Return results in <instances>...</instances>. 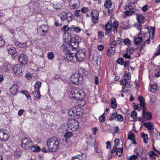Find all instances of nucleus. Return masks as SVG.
I'll use <instances>...</instances> for the list:
<instances>
[{"instance_id": "nucleus-57", "label": "nucleus", "mask_w": 160, "mask_h": 160, "mask_svg": "<svg viewBox=\"0 0 160 160\" xmlns=\"http://www.w3.org/2000/svg\"><path fill=\"white\" fill-rule=\"evenodd\" d=\"M104 46L102 45H99L97 47L98 50L99 51H102L104 49Z\"/></svg>"}, {"instance_id": "nucleus-39", "label": "nucleus", "mask_w": 160, "mask_h": 160, "mask_svg": "<svg viewBox=\"0 0 160 160\" xmlns=\"http://www.w3.org/2000/svg\"><path fill=\"white\" fill-rule=\"evenodd\" d=\"M112 4V2L110 0H107L105 2L104 5L106 8H109L111 7Z\"/></svg>"}, {"instance_id": "nucleus-16", "label": "nucleus", "mask_w": 160, "mask_h": 160, "mask_svg": "<svg viewBox=\"0 0 160 160\" xmlns=\"http://www.w3.org/2000/svg\"><path fill=\"white\" fill-rule=\"evenodd\" d=\"M91 20L94 24L97 23L98 22L99 13L96 10L92 11L91 13Z\"/></svg>"}, {"instance_id": "nucleus-61", "label": "nucleus", "mask_w": 160, "mask_h": 160, "mask_svg": "<svg viewBox=\"0 0 160 160\" xmlns=\"http://www.w3.org/2000/svg\"><path fill=\"white\" fill-rule=\"evenodd\" d=\"M41 151L45 153L49 152H50L49 151L48 149H47L46 147H43L41 149Z\"/></svg>"}, {"instance_id": "nucleus-45", "label": "nucleus", "mask_w": 160, "mask_h": 160, "mask_svg": "<svg viewBox=\"0 0 160 160\" xmlns=\"http://www.w3.org/2000/svg\"><path fill=\"white\" fill-rule=\"evenodd\" d=\"M72 132H66L64 135V137L66 138H69L70 137L72 136Z\"/></svg>"}, {"instance_id": "nucleus-62", "label": "nucleus", "mask_w": 160, "mask_h": 160, "mask_svg": "<svg viewBox=\"0 0 160 160\" xmlns=\"http://www.w3.org/2000/svg\"><path fill=\"white\" fill-rule=\"evenodd\" d=\"M155 31V27L152 28L150 32L152 33V35L153 36L154 35Z\"/></svg>"}, {"instance_id": "nucleus-43", "label": "nucleus", "mask_w": 160, "mask_h": 160, "mask_svg": "<svg viewBox=\"0 0 160 160\" xmlns=\"http://www.w3.org/2000/svg\"><path fill=\"white\" fill-rule=\"evenodd\" d=\"M78 159L80 160H84L86 157V155L84 153H82L81 155H78Z\"/></svg>"}, {"instance_id": "nucleus-44", "label": "nucleus", "mask_w": 160, "mask_h": 160, "mask_svg": "<svg viewBox=\"0 0 160 160\" xmlns=\"http://www.w3.org/2000/svg\"><path fill=\"white\" fill-rule=\"evenodd\" d=\"M124 42V44L128 46H130L131 45V42L130 40L128 38L125 39Z\"/></svg>"}, {"instance_id": "nucleus-28", "label": "nucleus", "mask_w": 160, "mask_h": 160, "mask_svg": "<svg viewBox=\"0 0 160 160\" xmlns=\"http://www.w3.org/2000/svg\"><path fill=\"white\" fill-rule=\"evenodd\" d=\"M8 53L14 57L16 56V54L17 53V51L16 49L13 47H11L10 48L8 51Z\"/></svg>"}, {"instance_id": "nucleus-5", "label": "nucleus", "mask_w": 160, "mask_h": 160, "mask_svg": "<svg viewBox=\"0 0 160 160\" xmlns=\"http://www.w3.org/2000/svg\"><path fill=\"white\" fill-rule=\"evenodd\" d=\"M58 16L61 18V22L65 24H68L72 18V15L71 13H66L63 11L59 12Z\"/></svg>"}, {"instance_id": "nucleus-25", "label": "nucleus", "mask_w": 160, "mask_h": 160, "mask_svg": "<svg viewBox=\"0 0 160 160\" xmlns=\"http://www.w3.org/2000/svg\"><path fill=\"white\" fill-rule=\"evenodd\" d=\"M14 44L16 46L22 48H26L28 47L26 43L21 42L18 41H16L14 42Z\"/></svg>"}, {"instance_id": "nucleus-56", "label": "nucleus", "mask_w": 160, "mask_h": 160, "mask_svg": "<svg viewBox=\"0 0 160 160\" xmlns=\"http://www.w3.org/2000/svg\"><path fill=\"white\" fill-rule=\"evenodd\" d=\"M35 92L37 93V98L38 99H40L41 98V96L40 94V90H36Z\"/></svg>"}, {"instance_id": "nucleus-54", "label": "nucleus", "mask_w": 160, "mask_h": 160, "mask_svg": "<svg viewBox=\"0 0 160 160\" xmlns=\"http://www.w3.org/2000/svg\"><path fill=\"white\" fill-rule=\"evenodd\" d=\"M128 138L131 140L135 139V136L134 134L133 133H131L128 136Z\"/></svg>"}, {"instance_id": "nucleus-2", "label": "nucleus", "mask_w": 160, "mask_h": 160, "mask_svg": "<svg viewBox=\"0 0 160 160\" xmlns=\"http://www.w3.org/2000/svg\"><path fill=\"white\" fill-rule=\"evenodd\" d=\"M46 144L50 152H56L59 148V141L55 137L48 139Z\"/></svg>"}, {"instance_id": "nucleus-22", "label": "nucleus", "mask_w": 160, "mask_h": 160, "mask_svg": "<svg viewBox=\"0 0 160 160\" xmlns=\"http://www.w3.org/2000/svg\"><path fill=\"white\" fill-rule=\"evenodd\" d=\"M18 87L15 84L12 85L9 89V91L12 95L15 94L18 92Z\"/></svg>"}, {"instance_id": "nucleus-8", "label": "nucleus", "mask_w": 160, "mask_h": 160, "mask_svg": "<svg viewBox=\"0 0 160 160\" xmlns=\"http://www.w3.org/2000/svg\"><path fill=\"white\" fill-rule=\"evenodd\" d=\"M67 125L69 128L72 131H75L79 127V122L76 120L72 119H69Z\"/></svg>"}, {"instance_id": "nucleus-1", "label": "nucleus", "mask_w": 160, "mask_h": 160, "mask_svg": "<svg viewBox=\"0 0 160 160\" xmlns=\"http://www.w3.org/2000/svg\"><path fill=\"white\" fill-rule=\"evenodd\" d=\"M85 56V53L82 50H79L76 54L73 53L72 54H67L64 56V58L67 60L73 62L76 61H81L83 60Z\"/></svg>"}, {"instance_id": "nucleus-24", "label": "nucleus", "mask_w": 160, "mask_h": 160, "mask_svg": "<svg viewBox=\"0 0 160 160\" xmlns=\"http://www.w3.org/2000/svg\"><path fill=\"white\" fill-rule=\"evenodd\" d=\"M115 50L114 47L110 46L108 48V51L107 53V55L110 57L113 55L115 53Z\"/></svg>"}, {"instance_id": "nucleus-42", "label": "nucleus", "mask_w": 160, "mask_h": 160, "mask_svg": "<svg viewBox=\"0 0 160 160\" xmlns=\"http://www.w3.org/2000/svg\"><path fill=\"white\" fill-rule=\"evenodd\" d=\"M138 155H133L127 158L128 160H136L138 158Z\"/></svg>"}, {"instance_id": "nucleus-52", "label": "nucleus", "mask_w": 160, "mask_h": 160, "mask_svg": "<svg viewBox=\"0 0 160 160\" xmlns=\"http://www.w3.org/2000/svg\"><path fill=\"white\" fill-rule=\"evenodd\" d=\"M123 56L124 58H125L128 59H130L131 58V57L128 54V53L127 52V53L124 54L123 55Z\"/></svg>"}, {"instance_id": "nucleus-53", "label": "nucleus", "mask_w": 160, "mask_h": 160, "mask_svg": "<svg viewBox=\"0 0 160 160\" xmlns=\"http://www.w3.org/2000/svg\"><path fill=\"white\" fill-rule=\"evenodd\" d=\"M5 44L4 40L0 37V47L3 46Z\"/></svg>"}, {"instance_id": "nucleus-38", "label": "nucleus", "mask_w": 160, "mask_h": 160, "mask_svg": "<svg viewBox=\"0 0 160 160\" xmlns=\"http://www.w3.org/2000/svg\"><path fill=\"white\" fill-rule=\"evenodd\" d=\"M158 89V86L156 84H151L150 91L152 92H156Z\"/></svg>"}, {"instance_id": "nucleus-7", "label": "nucleus", "mask_w": 160, "mask_h": 160, "mask_svg": "<svg viewBox=\"0 0 160 160\" xmlns=\"http://www.w3.org/2000/svg\"><path fill=\"white\" fill-rule=\"evenodd\" d=\"M131 75L129 73L125 74L120 80L121 84L125 85L128 88L131 86L130 80L131 79Z\"/></svg>"}, {"instance_id": "nucleus-37", "label": "nucleus", "mask_w": 160, "mask_h": 160, "mask_svg": "<svg viewBox=\"0 0 160 160\" xmlns=\"http://www.w3.org/2000/svg\"><path fill=\"white\" fill-rule=\"evenodd\" d=\"M76 110V108L75 107H73L71 108L68 112L69 115L71 116H75V110Z\"/></svg>"}, {"instance_id": "nucleus-29", "label": "nucleus", "mask_w": 160, "mask_h": 160, "mask_svg": "<svg viewBox=\"0 0 160 160\" xmlns=\"http://www.w3.org/2000/svg\"><path fill=\"white\" fill-rule=\"evenodd\" d=\"M75 117L77 118H80L82 116V112L80 110V109H77L75 110Z\"/></svg>"}, {"instance_id": "nucleus-9", "label": "nucleus", "mask_w": 160, "mask_h": 160, "mask_svg": "<svg viewBox=\"0 0 160 160\" xmlns=\"http://www.w3.org/2000/svg\"><path fill=\"white\" fill-rule=\"evenodd\" d=\"M71 81L73 83L78 85L82 82V77L78 73L73 74L71 78Z\"/></svg>"}, {"instance_id": "nucleus-59", "label": "nucleus", "mask_w": 160, "mask_h": 160, "mask_svg": "<svg viewBox=\"0 0 160 160\" xmlns=\"http://www.w3.org/2000/svg\"><path fill=\"white\" fill-rule=\"evenodd\" d=\"M88 11V9L87 8L84 7L81 9V12L83 13H86Z\"/></svg>"}, {"instance_id": "nucleus-46", "label": "nucleus", "mask_w": 160, "mask_h": 160, "mask_svg": "<svg viewBox=\"0 0 160 160\" xmlns=\"http://www.w3.org/2000/svg\"><path fill=\"white\" fill-rule=\"evenodd\" d=\"M21 153L22 152L21 151L16 150L14 152V155L15 157L18 158L20 156Z\"/></svg>"}, {"instance_id": "nucleus-49", "label": "nucleus", "mask_w": 160, "mask_h": 160, "mask_svg": "<svg viewBox=\"0 0 160 160\" xmlns=\"http://www.w3.org/2000/svg\"><path fill=\"white\" fill-rule=\"evenodd\" d=\"M131 117L134 119L136 118L137 117V113L135 111H133L131 114Z\"/></svg>"}, {"instance_id": "nucleus-31", "label": "nucleus", "mask_w": 160, "mask_h": 160, "mask_svg": "<svg viewBox=\"0 0 160 160\" xmlns=\"http://www.w3.org/2000/svg\"><path fill=\"white\" fill-rule=\"evenodd\" d=\"M140 36L141 34H139L138 37H134V42L135 44L138 45L142 42L140 38Z\"/></svg>"}, {"instance_id": "nucleus-63", "label": "nucleus", "mask_w": 160, "mask_h": 160, "mask_svg": "<svg viewBox=\"0 0 160 160\" xmlns=\"http://www.w3.org/2000/svg\"><path fill=\"white\" fill-rule=\"evenodd\" d=\"M106 144H107V146L106 147V148L107 149H109L111 148V143L109 141H107L106 142Z\"/></svg>"}, {"instance_id": "nucleus-64", "label": "nucleus", "mask_w": 160, "mask_h": 160, "mask_svg": "<svg viewBox=\"0 0 160 160\" xmlns=\"http://www.w3.org/2000/svg\"><path fill=\"white\" fill-rule=\"evenodd\" d=\"M25 111L24 109H21L19 111L18 115L19 116H21L22 114V113Z\"/></svg>"}, {"instance_id": "nucleus-27", "label": "nucleus", "mask_w": 160, "mask_h": 160, "mask_svg": "<svg viewBox=\"0 0 160 160\" xmlns=\"http://www.w3.org/2000/svg\"><path fill=\"white\" fill-rule=\"evenodd\" d=\"M30 149L33 152H37L40 151L41 148L37 145H33V144L32 145Z\"/></svg>"}, {"instance_id": "nucleus-33", "label": "nucleus", "mask_w": 160, "mask_h": 160, "mask_svg": "<svg viewBox=\"0 0 160 160\" xmlns=\"http://www.w3.org/2000/svg\"><path fill=\"white\" fill-rule=\"evenodd\" d=\"M111 106L112 108H115L117 106V103L116 100L114 98H112L111 100Z\"/></svg>"}, {"instance_id": "nucleus-35", "label": "nucleus", "mask_w": 160, "mask_h": 160, "mask_svg": "<svg viewBox=\"0 0 160 160\" xmlns=\"http://www.w3.org/2000/svg\"><path fill=\"white\" fill-rule=\"evenodd\" d=\"M70 29L72 31H74L76 32L79 33L81 31V29L78 27H74L73 26L70 28Z\"/></svg>"}, {"instance_id": "nucleus-48", "label": "nucleus", "mask_w": 160, "mask_h": 160, "mask_svg": "<svg viewBox=\"0 0 160 160\" xmlns=\"http://www.w3.org/2000/svg\"><path fill=\"white\" fill-rule=\"evenodd\" d=\"M70 29L69 27L67 25H64L63 27H62L61 29L63 31L65 32L68 31L69 29Z\"/></svg>"}, {"instance_id": "nucleus-4", "label": "nucleus", "mask_w": 160, "mask_h": 160, "mask_svg": "<svg viewBox=\"0 0 160 160\" xmlns=\"http://www.w3.org/2000/svg\"><path fill=\"white\" fill-rule=\"evenodd\" d=\"M118 25V22L117 21H114L112 25L111 23L109 22L107 23L105 27L106 35H108L113 30L114 32H117V28Z\"/></svg>"}, {"instance_id": "nucleus-26", "label": "nucleus", "mask_w": 160, "mask_h": 160, "mask_svg": "<svg viewBox=\"0 0 160 160\" xmlns=\"http://www.w3.org/2000/svg\"><path fill=\"white\" fill-rule=\"evenodd\" d=\"M143 125L147 128L148 130H150L152 133L153 131L154 126L151 122H145L144 123Z\"/></svg>"}, {"instance_id": "nucleus-18", "label": "nucleus", "mask_w": 160, "mask_h": 160, "mask_svg": "<svg viewBox=\"0 0 160 160\" xmlns=\"http://www.w3.org/2000/svg\"><path fill=\"white\" fill-rule=\"evenodd\" d=\"M123 151V148H118L114 146L113 147V148L111 150V154H113V153L116 152L117 155H118L119 157H120L122 156Z\"/></svg>"}, {"instance_id": "nucleus-6", "label": "nucleus", "mask_w": 160, "mask_h": 160, "mask_svg": "<svg viewBox=\"0 0 160 160\" xmlns=\"http://www.w3.org/2000/svg\"><path fill=\"white\" fill-rule=\"evenodd\" d=\"M33 144V141L29 138H23L21 140V146L24 149L26 150L30 149Z\"/></svg>"}, {"instance_id": "nucleus-55", "label": "nucleus", "mask_w": 160, "mask_h": 160, "mask_svg": "<svg viewBox=\"0 0 160 160\" xmlns=\"http://www.w3.org/2000/svg\"><path fill=\"white\" fill-rule=\"evenodd\" d=\"M96 152L99 156H101L102 155V153L101 151V150L100 148H97L96 150Z\"/></svg>"}, {"instance_id": "nucleus-17", "label": "nucleus", "mask_w": 160, "mask_h": 160, "mask_svg": "<svg viewBox=\"0 0 160 160\" xmlns=\"http://www.w3.org/2000/svg\"><path fill=\"white\" fill-rule=\"evenodd\" d=\"M124 9L126 11L124 12V14L127 16H131L134 12V10L132 6L128 5L125 6Z\"/></svg>"}, {"instance_id": "nucleus-19", "label": "nucleus", "mask_w": 160, "mask_h": 160, "mask_svg": "<svg viewBox=\"0 0 160 160\" xmlns=\"http://www.w3.org/2000/svg\"><path fill=\"white\" fill-rule=\"evenodd\" d=\"M69 5L72 9H75L79 7L80 3L78 0H70Z\"/></svg>"}, {"instance_id": "nucleus-10", "label": "nucleus", "mask_w": 160, "mask_h": 160, "mask_svg": "<svg viewBox=\"0 0 160 160\" xmlns=\"http://www.w3.org/2000/svg\"><path fill=\"white\" fill-rule=\"evenodd\" d=\"M9 138L8 132L6 130H0V139L2 142L7 141Z\"/></svg>"}, {"instance_id": "nucleus-47", "label": "nucleus", "mask_w": 160, "mask_h": 160, "mask_svg": "<svg viewBox=\"0 0 160 160\" xmlns=\"http://www.w3.org/2000/svg\"><path fill=\"white\" fill-rule=\"evenodd\" d=\"M124 60L122 58H119L117 60V63L121 65H123L124 63Z\"/></svg>"}, {"instance_id": "nucleus-23", "label": "nucleus", "mask_w": 160, "mask_h": 160, "mask_svg": "<svg viewBox=\"0 0 160 160\" xmlns=\"http://www.w3.org/2000/svg\"><path fill=\"white\" fill-rule=\"evenodd\" d=\"M138 99L139 101L141 107L142 108V109H145L146 108V103L144 98L142 96H139Z\"/></svg>"}, {"instance_id": "nucleus-32", "label": "nucleus", "mask_w": 160, "mask_h": 160, "mask_svg": "<svg viewBox=\"0 0 160 160\" xmlns=\"http://www.w3.org/2000/svg\"><path fill=\"white\" fill-rule=\"evenodd\" d=\"M79 74L82 76H85L88 74V72L84 69L83 68H80L79 69Z\"/></svg>"}, {"instance_id": "nucleus-60", "label": "nucleus", "mask_w": 160, "mask_h": 160, "mask_svg": "<svg viewBox=\"0 0 160 160\" xmlns=\"http://www.w3.org/2000/svg\"><path fill=\"white\" fill-rule=\"evenodd\" d=\"M119 144V140L118 139H116L114 141V146H118Z\"/></svg>"}, {"instance_id": "nucleus-14", "label": "nucleus", "mask_w": 160, "mask_h": 160, "mask_svg": "<svg viewBox=\"0 0 160 160\" xmlns=\"http://www.w3.org/2000/svg\"><path fill=\"white\" fill-rule=\"evenodd\" d=\"M71 94L72 97L71 98H73L74 99H79L81 98H83L84 95V94L82 90H80L79 91L75 89V92H72Z\"/></svg>"}, {"instance_id": "nucleus-11", "label": "nucleus", "mask_w": 160, "mask_h": 160, "mask_svg": "<svg viewBox=\"0 0 160 160\" xmlns=\"http://www.w3.org/2000/svg\"><path fill=\"white\" fill-rule=\"evenodd\" d=\"M48 31L47 26L42 24L38 26L37 29V32L40 36H43Z\"/></svg>"}, {"instance_id": "nucleus-12", "label": "nucleus", "mask_w": 160, "mask_h": 160, "mask_svg": "<svg viewBox=\"0 0 160 160\" xmlns=\"http://www.w3.org/2000/svg\"><path fill=\"white\" fill-rule=\"evenodd\" d=\"M142 118L143 122L145 120H148L152 119V115L151 112L148 111L146 108L142 110Z\"/></svg>"}, {"instance_id": "nucleus-36", "label": "nucleus", "mask_w": 160, "mask_h": 160, "mask_svg": "<svg viewBox=\"0 0 160 160\" xmlns=\"http://www.w3.org/2000/svg\"><path fill=\"white\" fill-rule=\"evenodd\" d=\"M141 136L143 138L144 142L145 143H148V135L146 134L141 133Z\"/></svg>"}, {"instance_id": "nucleus-34", "label": "nucleus", "mask_w": 160, "mask_h": 160, "mask_svg": "<svg viewBox=\"0 0 160 160\" xmlns=\"http://www.w3.org/2000/svg\"><path fill=\"white\" fill-rule=\"evenodd\" d=\"M41 86V82H37L34 85L35 89L36 90H40L39 89Z\"/></svg>"}, {"instance_id": "nucleus-58", "label": "nucleus", "mask_w": 160, "mask_h": 160, "mask_svg": "<svg viewBox=\"0 0 160 160\" xmlns=\"http://www.w3.org/2000/svg\"><path fill=\"white\" fill-rule=\"evenodd\" d=\"M116 116L115 113H112L111 117L110 118V120L111 121H112L115 119L116 120Z\"/></svg>"}, {"instance_id": "nucleus-40", "label": "nucleus", "mask_w": 160, "mask_h": 160, "mask_svg": "<svg viewBox=\"0 0 160 160\" xmlns=\"http://www.w3.org/2000/svg\"><path fill=\"white\" fill-rule=\"evenodd\" d=\"M116 120L117 121L122 122L123 120V117L121 114H118L116 116Z\"/></svg>"}, {"instance_id": "nucleus-51", "label": "nucleus", "mask_w": 160, "mask_h": 160, "mask_svg": "<svg viewBox=\"0 0 160 160\" xmlns=\"http://www.w3.org/2000/svg\"><path fill=\"white\" fill-rule=\"evenodd\" d=\"M104 113L102 114L99 118V119L100 122H104L105 120Z\"/></svg>"}, {"instance_id": "nucleus-21", "label": "nucleus", "mask_w": 160, "mask_h": 160, "mask_svg": "<svg viewBox=\"0 0 160 160\" xmlns=\"http://www.w3.org/2000/svg\"><path fill=\"white\" fill-rule=\"evenodd\" d=\"M13 71L15 74L17 76H21L22 72V67L19 64L16 65L13 68Z\"/></svg>"}, {"instance_id": "nucleus-20", "label": "nucleus", "mask_w": 160, "mask_h": 160, "mask_svg": "<svg viewBox=\"0 0 160 160\" xmlns=\"http://www.w3.org/2000/svg\"><path fill=\"white\" fill-rule=\"evenodd\" d=\"M139 34H141L140 38L142 41V42H148L147 43L149 44L150 43V38H148L147 35L148 34L146 33H142V32L140 31L139 33Z\"/></svg>"}, {"instance_id": "nucleus-15", "label": "nucleus", "mask_w": 160, "mask_h": 160, "mask_svg": "<svg viewBox=\"0 0 160 160\" xmlns=\"http://www.w3.org/2000/svg\"><path fill=\"white\" fill-rule=\"evenodd\" d=\"M19 63L22 65H25L28 62V58L25 54H21L18 57Z\"/></svg>"}, {"instance_id": "nucleus-41", "label": "nucleus", "mask_w": 160, "mask_h": 160, "mask_svg": "<svg viewBox=\"0 0 160 160\" xmlns=\"http://www.w3.org/2000/svg\"><path fill=\"white\" fill-rule=\"evenodd\" d=\"M136 48H132V47H128L127 49V52L129 54H131L133 53V51H136Z\"/></svg>"}, {"instance_id": "nucleus-13", "label": "nucleus", "mask_w": 160, "mask_h": 160, "mask_svg": "<svg viewBox=\"0 0 160 160\" xmlns=\"http://www.w3.org/2000/svg\"><path fill=\"white\" fill-rule=\"evenodd\" d=\"M63 38L66 43H70L74 42L76 43V46H78V43L76 42L74 38L72 37L68 33L64 32L63 34Z\"/></svg>"}, {"instance_id": "nucleus-3", "label": "nucleus", "mask_w": 160, "mask_h": 160, "mask_svg": "<svg viewBox=\"0 0 160 160\" xmlns=\"http://www.w3.org/2000/svg\"><path fill=\"white\" fill-rule=\"evenodd\" d=\"M76 46V43L74 42L72 43H64L61 47V48L63 51V57L64 58V56L67 54H70L72 55L73 53L71 52V50H75L76 48L77 47Z\"/></svg>"}, {"instance_id": "nucleus-50", "label": "nucleus", "mask_w": 160, "mask_h": 160, "mask_svg": "<svg viewBox=\"0 0 160 160\" xmlns=\"http://www.w3.org/2000/svg\"><path fill=\"white\" fill-rule=\"evenodd\" d=\"M48 58L50 59H52L54 57V55L52 52H49L48 54Z\"/></svg>"}, {"instance_id": "nucleus-30", "label": "nucleus", "mask_w": 160, "mask_h": 160, "mask_svg": "<svg viewBox=\"0 0 160 160\" xmlns=\"http://www.w3.org/2000/svg\"><path fill=\"white\" fill-rule=\"evenodd\" d=\"M137 19L139 23H143L145 21V18L144 16L141 14L137 15Z\"/></svg>"}]
</instances>
